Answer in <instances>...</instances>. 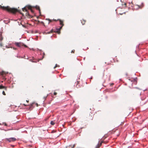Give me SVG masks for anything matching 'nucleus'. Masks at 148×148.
Returning a JSON list of instances; mask_svg holds the SVG:
<instances>
[{
	"label": "nucleus",
	"mask_w": 148,
	"mask_h": 148,
	"mask_svg": "<svg viewBox=\"0 0 148 148\" xmlns=\"http://www.w3.org/2000/svg\"><path fill=\"white\" fill-rule=\"evenodd\" d=\"M0 8H1L3 10H6L9 12L13 13H15L18 11V10L17 9L14 8H11L9 7L8 6L2 7L1 5H0Z\"/></svg>",
	"instance_id": "obj_1"
},
{
	"label": "nucleus",
	"mask_w": 148,
	"mask_h": 148,
	"mask_svg": "<svg viewBox=\"0 0 148 148\" xmlns=\"http://www.w3.org/2000/svg\"><path fill=\"white\" fill-rule=\"evenodd\" d=\"M5 141H8L9 142H13L15 141L16 139L14 137H11L9 138H6L5 139Z\"/></svg>",
	"instance_id": "obj_2"
},
{
	"label": "nucleus",
	"mask_w": 148,
	"mask_h": 148,
	"mask_svg": "<svg viewBox=\"0 0 148 148\" xmlns=\"http://www.w3.org/2000/svg\"><path fill=\"white\" fill-rule=\"evenodd\" d=\"M1 75L2 76V77L3 79L5 80L6 78H5V74H4L3 71H2L0 73Z\"/></svg>",
	"instance_id": "obj_3"
},
{
	"label": "nucleus",
	"mask_w": 148,
	"mask_h": 148,
	"mask_svg": "<svg viewBox=\"0 0 148 148\" xmlns=\"http://www.w3.org/2000/svg\"><path fill=\"white\" fill-rule=\"evenodd\" d=\"M15 44L18 47H21V46L20 45V43L18 42H15Z\"/></svg>",
	"instance_id": "obj_4"
},
{
	"label": "nucleus",
	"mask_w": 148,
	"mask_h": 148,
	"mask_svg": "<svg viewBox=\"0 0 148 148\" xmlns=\"http://www.w3.org/2000/svg\"><path fill=\"white\" fill-rule=\"evenodd\" d=\"M102 143V142L100 143V144H99V143H98L97 145L96 146L95 148H98L101 145Z\"/></svg>",
	"instance_id": "obj_5"
},
{
	"label": "nucleus",
	"mask_w": 148,
	"mask_h": 148,
	"mask_svg": "<svg viewBox=\"0 0 148 148\" xmlns=\"http://www.w3.org/2000/svg\"><path fill=\"white\" fill-rule=\"evenodd\" d=\"M36 8L37 9H38V10L39 13H40V9L39 7L38 6H36Z\"/></svg>",
	"instance_id": "obj_6"
},
{
	"label": "nucleus",
	"mask_w": 148,
	"mask_h": 148,
	"mask_svg": "<svg viewBox=\"0 0 148 148\" xmlns=\"http://www.w3.org/2000/svg\"><path fill=\"white\" fill-rule=\"evenodd\" d=\"M62 26H61L60 28H56V32H59L60 30V29L62 28Z\"/></svg>",
	"instance_id": "obj_7"
},
{
	"label": "nucleus",
	"mask_w": 148,
	"mask_h": 148,
	"mask_svg": "<svg viewBox=\"0 0 148 148\" xmlns=\"http://www.w3.org/2000/svg\"><path fill=\"white\" fill-rule=\"evenodd\" d=\"M0 32V33H1V32ZM3 40V38L1 36V33H0V41H1Z\"/></svg>",
	"instance_id": "obj_8"
},
{
	"label": "nucleus",
	"mask_w": 148,
	"mask_h": 148,
	"mask_svg": "<svg viewBox=\"0 0 148 148\" xmlns=\"http://www.w3.org/2000/svg\"><path fill=\"white\" fill-rule=\"evenodd\" d=\"M60 25H61V26H62V27L64 25L63 23V22L61 21V20H60Z\"/></svg>",
	"instance_id": "obj_9"
},
{
	"label": "nucleus",
	"mask_w": 148,
	"mask_h": 148,
	"mask_svg": "<svg viewBox=\"0 0 148 148\" xmlns=\"http://www.w3.org/2000/svg\"><path fill=\"white\" fill-rule=\"evenodd\" d=\"M22 9L23 11H25L26 12L27 11V10L25 7H24V8H22Z\"/></svg>",
	"instance_id": "obj_10"
},
{
	"label": "nucleus",
	"mask_w": 148,
	"mask_h": 148,
	"mask_svg": "<svg viewBox=\"0 0 148 148\" xmlns=\"http://www.w3.org/2000/svg\"><path fill=\"white\" fill-rule=\"evenodd\" d=\"M50 124L52 125H53L55 124V123L53 121H51Z\"/></svg>",
	"instance_id": "obj_11"
},
{
	"label": "nucleus",
	"mask_w": 148,
	"mask_h": 148,
	"mask_svg": "<svg viewBox=\"0 0 148 148\" xmlns=\"http://www.w3.org/2000/svg\"><path fill=\"white\" fill-rule=\"evenodd\" d=\"M3 124H4L5 126H7V124L3 122V123L2 124V125H3Z\"/></svg>",
	"instance_id": "obj_12"
},
{
	"label": "nucleus",
	"mask_w": 148,
	"mask_h": 148,
	"mask_svg": "<svg viewBox=\"0 0 148 148\" xmlns=\"http://www.w3.org/2000/svg\"><path fill=\"white\" fill-rule=\"evenodd\" d=\"M47 20H48L49 21V23L50 22H51L52 21V20L51 19H47Z\"/></svg>",
	"instance_id": "obj_13"
},
{
	"label": "nucleus",
	"mask_w": 148,
	"mask_h": 148,
	"mask_svg": "<svg viewBox=\"0 0 148 148\" xmlns=\"http://www.w3.org/2000/svg\"><path fill=\"white\" fill-rule=\"evenodd\" d=\"M48 95L47 94V96H45L43 98L44 99V100H45L46 99Z\"/></svg>",
	"instance_id": "obj_14"
},
{
	"label": "nucleus",
	"mask_w": 148,
	"mask_h": 148,
	"mask_svg": "<svg viewBox=\"0 0 148 148\" xmlns=\"http://www.w3.org/2000/svg\"><path fill=\"white\" fill-rule=\"evenodd\" d=\"M4 87L1 85H0V89L3 88Z\"/></svg>",
	"instance_id": "obj_15"
},
{
	"label": "nucleus",
	"mask_w": 148,
	"mask_h": 148,
	"mask_svg": "<svg viewBox=\"0 0 148 148\" xmlns=\"http://www.w3.org/2000/svg\"><path fill=\"white\" fill-rule=\"evenodd\" d=\"M58 66H59V65H58L57 64H56L55 66L54 67V69H55L56 67Z\"/></svg>",
	"instance_id": "obj_16"
},
{
	"label": "nucleus",
	"mask_w": 148,
	"mask_h": 148,
	"mask_svg": "<svg viewBox=\"0 0 148 148\" xmlns=\"http://www.w3.org/2000/svg\"><path fill=\"white\" fill-rule=\"evenodd\" d=\"M2 43L1 42L0 43V46L1 47H2Z\"/></svg>",
	"instance_id": "obj_17"
},
{
	"label": "nucleus",
	"mask_w": 148,
	"mask_h": 148,
	"mask_svg": "<svg viewBox=\"0 0 148 148\" xmlns=\"http://www.w3.org/2000/svg\"><path fill=\"white\" fill-rule=\"evenodd\" d=\"M74 51H75L74 50H72V51H71V53H74Z\"/></svg>",
	"instance_id": "obj_18"
},
{
	"label": "nucleus",
	"mask_w": 148,
	"mask_h": 148,
	"mask_svg": "<svg viewBox=\"0 0 148 148\" xmlns=\"http://www.w3.org/2000/svg\"><path fill=\"white\" fill-rule=\"evenodd\" d=\"M2 93H3V95H5V92L4 91H3Z\"/></svg>",
	"instance_id": "obj_19"
},
{
	"label": "nucleus",
	"mask_w": 148,
	"mask_h": 148,
	"mask_svg": "<svg viewBox=\"0 0 148 148\" xmlns=\"http://www.w3.org/2000/svg\"><path fill=\"white\" fill-rule=\"evenodd\" d=\"M57 93L56 92H54V93H53V94L54 95H57Z\"/></svg>",
	"instance_id": "obj_20"
},
{
	"label": "nucleus",
	"mask_w": 148,
	"mask_h": 148,
	"mask_svg": "<svg viewBox=\"0 0 148 148\" xmlns=\"http://www.w3.org/2000/svg\"><path fill=\"white\" fill-rule=\"evenodd\" d=\"M136 5L138 7V8H140V6L139 5Z\"/></svg>",
	"instance_id": "obj_21"
},
{
	"label": "nucleus",
	"mask_w": 148,
	"mask_h": 148,
	"mask_svg": "<svg viewBox=\"0 0 148 148\" xmlns=\"http://www.w3.org/2000/svg\"><path fill=\"white\" fill-rule=\"evenodd\" d=\"M52 32V31H50V32H47V33L49 34V33H51V32Z\"/></svg>",
	"instance_id": "obj_22"
},
{
	"label": "nucleus",
	"mask_w": 148,
	"mask_h": 148,
	"mask_svg": "<svg viewBox=\"0 0 148 148\" xmlns=\"http://www.w3.org/2000/svg\"><path fill=\"white\" fill-rule=\"evenodd\" d=\"M31 12H33H33H34V11H33L32 10V9H31Z\"/></svg>",
	"instance_id": "obj_23"
},
{
	"label": "nucleus",
	"mask_w": 148,
	"mask_h": 148,
	"mask_svg": "<svg viewBox=\"0 0 148 148\" xmlns=\"http://www.w3.org/2000/svg\"><path fill=\"white\" fill-rule=\"evenodd\" d=\"M85 21H84V23H82V25H84L85 24Z\"/></svg>",
	"instance_id": "obj_24"
},
{
	"label": "nucleus",
	"mask_w": 148,
	"mask_h": 148,
	"mask_svg": "<svg viewBox=\"0 0 148 148\" xmlns=\"http://www.w3.org/2000/svg\"><path fill=\"white\" fill-rule=\"evenodd\" d=\"M25 46L26 47H27V46L26 45H25Z\"/></svg>",
	"instance_id": "obj_25"
},
{
	"label": "nucleus",
	"mask_w": 148,
	"mask_h": 148,
	"mask_svg": "<svg viewBox=\"0 0 148 148\" xmlns=\"http://www.w3.org/2000/svg\"><path fill=\"white\" fill-rule=\"evenodd\" d=\"M43 55H45V53H44V52H43Z\"/></svg>",
	"instance_id": "obj_26"
},
{
	"label": "nucleus",
	"mask_w": 148,
	"mask_h": 148,
	"mask_svg": "<svg viewBox=\"0 0 148 148\" xmlns=\"http://www.w3.org/2000/svg\"><path fill=\"white\" fill-rule=\"evenodd\" d=\"M0 125H2V123H0Z\"/></svg>",
	"instance_id": "obj_27"
},
{
	"label": "nucleus",
	"mask_w": 148,
	"mask_h": 148,
	"mask_svg": "<svg viewBox=\"0 0 148 148\" xmlns=\"http://www.w3.org/2000/svg\"><path fill=\"white\" fill-rule=\"evenodd\" d=\"M28 8H29V9L30 8V7H28Z\"/></svg>",
	"instance_id": "obj_28"
},
{
	"label": "nucleus",
	"mask_w": 148,
	"mask_h": 148,
	"mask_svg": "<svg viewBox=\"0 0 148 148\" xmlns=\"http://www.w3.org/2000/svg\"><path fill=\"white\" fill-rule=\"evenodd\" d=\"M92 77H90V79H92Z\"/></svg>",
	"instance_id": "obj_29"
},
{
	"label": "nucleus",
	"mask_w": 148,
	"mask_h": 148,
	"mask_svg": "<svg viewBox=\"0 0 148 148\" xmlns=\"http://www.w3.org/2000/svg\"><path fill=\"white\" fill-rule=\"evenodd\" d=\"M39 50L40 51H41V50Z\"/></svg>",
	"instance_id": "obj_30"
},
{
	"label": "nucleus",
	"mask_w": 148,
	"mask_h": 148,
	"mask_svg": "<svg viewBox=\"0 0 148 148\" xmlns=\"http://www.w3.org/2000/svg\"><path fill=\"white\" fill-rule=\"evenodd\" d=\"M26 101H27V102H28V101H29L26 100Z\"/></svg>",
	"instance_id": "obj_31"
},
{
	"label": "nucleus",
	"mask_w": 148,
	"mask_h": 148,
	"mask_svg": "<svg viewBox=\"0 0 148 148\" xmlns=\"http://www.w3.org/2000/svg\"><path fill=\"white\" fill-rule=\"evenodd\" d=\"M24 105L25 106H26V105H25V104H24Z\"/></svg>",
	"instance_id": "obj_32"
},
{
	"label": "nucleus",
	"mask_w": 148,
	"mask_h": 148,
	"mask_svg": "<svg viewBox=\"0 0 148 148\" xmlns=\"http://www.w3.org/2000/svg\"><path fill=\"white\" fill-rule=\"evenodd\" d=\"M125 5H126V3H125Z\"/></svg>",
	"instance_id": "obj_33"
},
{
	"label": "nucleus",
	"mask_w": 148,
	"mask_h": 148,
	"mask_svg": "<svg viewBox=\"0 0 148 148\" xmlns=\"http://www.w3.org/2000/svg\"><path fill=\"white\" fill-rule=\"evenodd\" d=\"M44 58V56H43L42 58Z\"/></svg>",
	"instance_id": "obj_34"
}]
</instances>
